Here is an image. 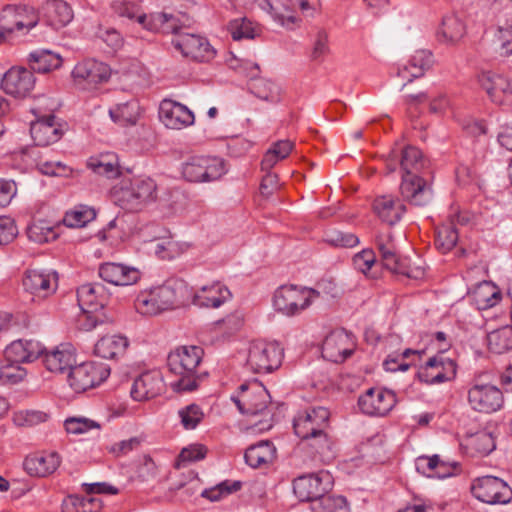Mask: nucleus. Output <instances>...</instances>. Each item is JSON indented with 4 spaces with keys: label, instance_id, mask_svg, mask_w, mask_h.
Here are the masks:
<instances>
[{
    "label": "nucleus",
    "instance_id": "nucleus-1",
    "mask_svg": "<svg viewBox=\"0 0 512 512\" xmlns=\"http://www.w3.org/2000/svg\"><path fill=\"white\" fill-rule=\"evenodd\" d=\"M191 23L186 13L168 14L162 12V35H171V45L184 57L198 62H209L216 56V50L207 38L192 33L182 32Z\"/></svg>",
    "mask_w": 512,
    "mask_h": 512
},
{
    "label": "nucleus",
    "instance_id": "nucleus-2",
    "mask_svg": "<svg viewBox=\"0 0 512 512\" xmlns=\"http://www.w3.org/2000/svg\"><path fill=\"white\" fill-rule=\"evenodd\" d=\"M329 419V410L322 406L300 411L293 419L295 434L323 460L334 456L333 441L328 433Z\"/></svg>",
    "mask_w": 512,
    "mask_h": 512
},
{
    "label": "nucleus",
    "instance_id": "nucleus-3",
    "mask_svg": "<svg viewBox=\"0 0 512 512\" xmlns=\"http://www.w3.org/2000/svg\"><path fill=\"white\" fill-rule=\"evenodd\" d=\"M424 166L425 160L418 148L406 146L401 150L402 182L400 192L405 201L419 207L428 205L432 200L431 188L419 176Z\"/></svg>",
    "mask_w": 512,
    "mask_h": 512
},
{
    "label": "nucleus",
    "instance_id": "nucleus-4",
    "mask_svg": "<svg viewBox=\"0 0 512 512\" xmlns=\"http://www.w3.org/2000/svg\"><path fill=\"white\" fill-rule=\"evenodd\" d=\"M203 349L199 346H180L167 356L168 372L174 379L167 386L175 393L195 391L198 386L197 368L203 357Z\"/></svg>",
    "mask_w": 512,
    "mask_h": 512
},
{
    "label": "nucleus",
    "instance_id": "nucleus-5",
    "mask_svg": "<svg viewBox=\"0 0 512 512\" xmlns=\"http://www.w3.org/2000/svg\"><path fill=\"white\" fill-rule=\"evenodd\" d=\"M181 177L192 184L212 183L228 173L225 159L214 155H192L180 164Z\"/></svg>",
    "mask_w": 512,
    "mask_h": 512
},
{
    "label": "nucleus",
    "instance_id": "nucleus-6",
    "mask_svg": "<svg viewBox=\"0 0 512 512\" xmlns=\"http://www.w3.org/2000/svg\"><path fill=\"white\" fill-rule=\"evenodd\" d=\"M318 298L320 291L314 288L293 284L282 285L274 292L273 307L282 315L294 317L309 308Z\"/></svg>",
    "mask_w": 512,
    "mask_h": 512
},
{
    "label": "nucleus",
    "instance_id": "nucleus-7",
    "mask_svg": "<svg viewBox=\"0 0 512 512\" xmlns=\"http://www.w3.org/2000/svg\"><path fill=\"white\" fill-rule=\"evenodd\" d=\"M157 185L149 177L123 179L111 192L116 205L127 211L138 210L156 192Z\"/></svg>",
    "mask_w": 512,
    "mask_h": 512
},
{
    "label": "nucleus",
    "instance_id": "nucleus-8",
    "mask_svg": "<svg viewBox=\"0 0 512 512\" xmlns=\"http://www.w3.org/2000/svg\"><path fill=\"white\" fill-rule=\"evenodd\" d=\"M41 102H47V99H39L38 104L31 108L36 119L31 122L30 133L36 145L49 146L61 139L64 127L51 113L55 106L54 102H51L50 105H44Z\"/></svg>",
    "mask_w": 512,
    "mask_h": 512
},
{
    "label": "nucleus",
    "instance_id": "nucleus-9",
    "mask_svg": "<svg viewBox=\"0 0 512 512\" xmlns=\"http://www.w3.org/2000/svg\"><path fill=\"white\" fill-rule=\"evenodd\" d=\"M283 349L276 342L254 341L250 343L245 368L257 374L270 373L282 363Z\"/></svg>",
    "mask_w": 512,
    "mask_h": 512
},
{
    "label": "nucleus",
    "instance_id": "nucleus-10",
    "mask_svg": "<svg viewBox=\"0 0 512 512\" xmlns=\"http://www.w3.org/2000/svg\"><path fill=\"white\" fill-rule=\"evenodd\" d=\"M110 375V368L102 362H84L72 366L68 375L70 387L77 393L94 388Z\"/></svg>",
    "mask_w": 512,
    "mask_h": 512
},
{
    "label": "nucleus",
    "instance_id": "nucleus-11",
    "mask_svg": "<svg viewBox=\"0 0 512 512\" xmlns=\"http://www.w3.org/2000/svg\"><path fill=\"white\" fill-rule=\"evenodd\" d=\"M58 273L55 270L28 269L22 277V286L33 301H42L53 295L58 288Z\"/></svg>",
    "mask_w": 512,
    "mask_h": 512
},
{
    "label": "nucleus",
    "instance_id": "nucleus-12",
    "mask_svg": "<svg viewBox=\"0 0 512 512\" xmlns=\"http://www.w3.org/2000/svg\"><path fill=\"white\" fill-rule=\"evenodd\" d=\"M473 496L487 504H506L512 499V489L502 479L486 475L473 480L471 484Z\"/></svg>",
    "mask_w": 512,
    "mask_h": 512
},
{
    "label": "nucleus",
    "instance_id": "nucleus-13",
    "mask_svg": "<svg viewBox=\"0 0 512 512\" xmlns=\"http://www.w3.org/2000/svg\"><path fill=\"white\" fill-rule=\"evenodd\" d=\"M331 486V476L325 471L301 475L293 481L294 494L300 501L307 502L317 503L331 489Z\"/></svg>",
    "mask_w": 512,
    "mask_h": 512
},
{
    "label": "nucleus",
    "instance_id": "nucleus-14",
    "mask_svg": "<svg viewBox=\"0 0 512 512\" xmlns=\"http://www.w3.org/2000/svg\"><path fill=\"white\" fill-rule=\"evenodd\" d=\"M468 402L473 410L490 414L501 409L504 395L496 385L476 382L468 390Z\"/></svg>",
    "mask_w": 512,
    "mask_h": 512
},
{
    "label": "nucleus",
    "instance_id": "nucleus-15",
    "mask_svg": "<svg viewBox=\"0 0 512 512\" xmlns=\"http://www.w3.org/2000/svg\"><path fill=\"white\" fill-rule=\"evenodd\" d=\"M396 395L392 390L372 387L359 396L358 406L362 413L369 416L387 415L396 405Z\"/></svg>",
    "mask_w": 512,
    "mask_h": 512
},
{
    "label": "nucleus",
    "instance_id": "nucleus-16",
    "mask_svg": "<svg viewBox=\"0 0 512 512\" xmlns=\"http://www.w3.org/2000/svg\"><path fill=\"white\" fill-rule=\"evenodd\" d=\"M72 76L76 85L90 90L96 88L99 84L107 82L111 76V69L103 62L88 59L74 67Z\"/></svg>",
    "mask_w": 512,
    "mask_h": 512
},
{
    "label": "nucleus",
    "instance_id": "nucleus-17",
    "mask_svg": "<svg viewBox=\"0 0 512 512\" xmlns=\"http://www.w3.org/2000/svg\"><path fill=\"white\" fill-rule=\"evenodd\" d=\"M457 365L454 360L439 353L430 357L418 371V378L426 384H438L452 380L456 376Z\"/></svg>",
    "mask_w": 512,
    "mask_h": 512
},
{
    "label": "nucleus",
    "instance_id": "nucleus-18",
    "mask_svg": "<svg viewBox=\"0 0 512 512\" xmlns=\"http://www.w3.org/2000/svg\"><path fill=\"white\" fill-rule=\"evenodd\" d=\"M353 352L350 335L343 329L329 333L322 344V357L334 363L345 361Z\"/></svg>",
    "mask_w": 512,
    "mask_h": 512
},
{
    "label": "nucleus",
    "instance_id": "nucleus-19",
    "mask_svg": "<svg viewBox=\"0 0 512 512\" xmlns=\"http://www.w3.org/2000/svg\"><path fill=\"white\" fill-rule=\"evenodd\" d=\"M193 291L179 278L167 279L162 284V311L173 310L192 303Z\"/></svg>",
    "mask_w": 512,
    "mask_h": 512
},
{
    "label": "nucleus",
    "instance_id": "nucleus-20",
    "mask_svg": "<svg viewBox=\"0 0 512 512\" xmlns=\"http://www.w3.org/2000/svg\"><path fill=\"white\" fill-rule=\"evenodd\" d=\"M100 278L115 286H130L141 279V272L133 266L123 263L105 262L98 268Z\"/></svg>",
    "mask_w": 512,
    "mask_h": 512
},
{
    "label": "nucleus",
    "instance_id": "nucleus-21",
    "mask_svg": "<svg viewBox=\"0 0 512 512\" xmlns=\"http://www.w3.org/2000/svg\"><path fill=\"white\" fill-rule=\"evenodd\" d=\"M35 85L33 73L24 67H12L3 76L1 87L14 97H25Z\"/></svg>",
    "mask_w": 512,
    "mask_h": 512
},
{
    "label": "nucleus",
    "instance_id": "nucleus-22",
    "mask_svg": "<svg viewBox=\"0 0 512 512\" xmlns=\"http://www.w3.org/2000/svg\"><path fill=\"white\" fill-rule=\"evenodd\" d=\"M61 464V457L54 451L35 452L27 455L23 468L33 477H47L53 474Z\"/></svg>",
    "mask_w": 512,
    "mask_h": 512
},
{
    "label": "nucleus",
    "instance_id": "nucleus-23",
    "mask_svg": "<svg viewBox=\"0 0 512 512\" xmlns=\"http://www.w3.org/2000/svg\"><path fill=\"white\" fill-rule=\"evenodd\" d=\"M194 113L185 105L171 99H162V124L168 129L180 130L192 126Z\"/></svg>",
    "mask_w": 512,
    "mask_h": 512
},
{
    "label": "nucleus",
    "instance_id": "nucleus-24",
    "mask_svg": "<svg viewBox=\"0 0 512 512\" xmlns=\"http://www.w3.org/2000/svg\"><path fill=\"white\" fill-rule=\"evenodd\" d=\"M232 298L230 290L220 282L205 285L193 292L192 304L200 308H219Z\"/></svg>",
    "mask_w": 512,
    "mask_h": 512
},
{
    "label": "nucleus",
    "instance_id": "nucleus-25",
    "mask_svg": "<svg viewBox=\"0 0 512 512\" xmlns=\"http://www.w3.org/2000/svg\"><path fill=\"white\" fill-rule=\"evenodd\" d=\"M45 368L52 373H64L75 363V353L69 344H61L51 350L43 347L40 355Z\"/></svg>",
    "mask_w": 512,
    "mask_h": 512
},
{
    "label": "nucleus",
    "instance_id": "nucleus-26",
    "mask_svg": "<svg viewBox=\"0 0 512 512\" xmlns=\"http://www.w3.org/2000/svg\"><path fill=\"white\" fill-rule=\"evenodd\" d=\"M77 300L85 313L96 312L106 305L105 287L100 283L83 284L77 290Z\"/></svg>",
    "mask_w": 512,
    "mask_h": 512
},
{
    "label": "nucleus",
    "instance_id": "nucleus-27",
    "mask_svg": "<svg viewBox=\"0 0 512 512\" xmlns=\"http://www.w3.org/2000/svg\"><path fill=\"white\" fill-rule=\"evenodd\" d=\"M43 353V346L34 340H16L10 343L4 350V357L21 365L32 362Z\"/></svg>",
    "mask_w": 512,
    "mask_h": 512
},
{
    "label": "nucleus",
    "instance_id": "nucleus-28",
    "mask_svg": "<svg viewBox=\"0 0 512 512\" xmlns=\"http://www.w3.org/2000/svg\"><path fill=\"white\" fill-rule=\"evenodd\" d=\"M255 390L251 394H244L241 398L232 397L238 410L242 414H262L268 407L270 395L268 391L259 384H254Z\"/></svg>",
    "mask_w": 512,
    "mask_h": 512
},
{
    "label": "nucleus",
    "instance_id": "nucleus-29",
    "mask_svg": "<svg viewBox=\"0 0 512 512\" xmlns=\"http://www.w3.org/2000/svg\"><path fill=\"white\" fill-rule=\"evenodd\" d=\"M432 64L433 56L430 51H415L409 59L408 64L398 70V76L406 80L401 89H403L407 83L412 82L415 78L422 77L425 72L431 68Z\"/></svg>",
    "mask_w": 512,
    "mask_h": 512
},
{
    "label": "nucleus",
    "instance_id": "nucleus-30",
    "mask_svg": "<svg viewBox=\"0 0 512 512\" xmlns=\"http://www.w3.org/2000/svg\"><path fill=\"white\" fill-rule=\"evenodd\" d=\"M374 212L378 217L389 225H394L400 221L405 213V205L400 201H396L392 196H380L374 200Z\"/></svg>",
    "mask_w": 512,
    "mask_h": 512
},
{
    "label": "nucleus",
    "instance_id": "nucleus-31",
    "mask_svg": "<svg viewBox=\"0 0 512 512\" xmlns=\"http://www.w3.org/2000/svg\"><path fill=\"white\" fill-rule=\"evenodd\" d=\"M249 90L260 100L273 105L279 104L282 100L281 86L265 78L252 79Z\"/></svg>",
    "mask_w": 512,
    "mask_h": 512
},
{
    "label": "nucleus",
    "instance_id": "nucleus-32",
    "mask_svg": "<svg viewBox=\"0 0 512 512\" xmlns=\"http://www.w3.org/2000/svg\"><path fill=\"white\" fill-rule=\"evenodd\" d=\"M464 447L469 455L484 457L495 450L496 443L490 432L482 430L468 436L464 440Z\"/></svg>",
    "mask_w": 512,
    "mask_h": 512
},
{
    "label": "nucleus",
    "instance_id": "nucleus-33",
    "mask_svg": "<svg viewBox=\"0 0 512 512\" xmlns=\"http://www.w3.org/2000/svg\"><path fill=\"white\" fill-rule=\"evenodd\" d=\"M128 339L121 335H107L95 344V354L104 359L122 355L128 347Z\"/></svg>",
    "mask_w": 512,
    "mask_h": 512
},
{
    "label": "nucleus",
    "instance_id": "nucleus-34",
    "mask_svg": "<svg viewBox=\"0 0 512 512\" xmlns=\"http://www.w3.org/2000/svg\"><path fill=\"white\" fill-rule=\"evenodd\" d=\"M28 63L33 71L47 73L59 68L62 64V58L59 54L50 50L38 49L29 54Z\"/></svg>",
    "mask_w": 512,
    "mask_h": 512
},
{
    "label": "nucleus",
    "instance_id": "nucleus-35",
    "mask_svg": "<svg viewBox=\"0 0 512 512\" xmlns=\"http://www.w3.org/2000/svg\"><path fill=\"white\" fill-rule=\"evenodd\" d=\"M263 9L271 15L276 23L283 27L292 28L298 21V18L294 15L293 8L287 0L282 2L265 0Z\"/></svg>",
    "mask_w": 512,
    "mask_h": 512
},
{
    "label": "nucleus",
    "instance_id": "nucleus-36",
    "mask_svg": "<svg viewBox=\"0 0 512 512\" xmlns=\"http://www.w3.org/2000/svg\"><path fill=\"white\" fill-rule=\"evenodd\" d=\"M87 166L95 174L104 176L108 179L116 178L120 174L118 158L113 153L90 157L87 162Z\"/></svg>",
    "mask_w": 512,
    "mask_h": 512
},
{
    "label": "nucleus",
    "instance_id": "nucleus-37",
    "mask_svg": "<svg viewBox=\"0 0 512 512\" xmlns=\"http://www.w3.org/2000/svg\"><path fill=\"white\" fill-rule=\"evenodd\" d=\"M276 449L269 441H260L246 449L244 458L246 463L253 467L271 462L275 457Z\"/></svg>",
    "mask_w": 512,
    "mask_h": 512
},
{
    "label": "nucleus",
    "instance_id": "nucleus-38",
    "mask_svg": "<svg viewBox=\"0 0 512 512\" xmlns=\"http://www.w3.org/2000/svg\"><path fill=\"white\" fill-rule=\"evenodd\" d=\"M376 244L383 266L393 273L401 272L402 270L399 267L404 259L397 254L392 236L378 237Z\"/></svg>",
    "mask_w": 512,
    "mask_h": 512
},
{
    "label": "nucleus",
    "instance_id": "nucleus-39",
    "mask_svg": "<svg viewBox=\"0 0 512 512\" xmlns=\"http://www.w3.org/2000/svg\"><path fill=\"white\" fill-rule=\"evenodd\" d=\"M111 119L120 125H134L140 116V105L135 99L117 104L109 110Z\"/></svg>",
    "mask_w": 512,
    "mask_h": 512
},
{
    "label": "nucleus",
    "instance_id": "nucleus-40",
    "mask_svg": "<svg viewBox=\"0 0 512 512\" xmlns=\"http://www.w3.org/2000/svg\"><path fill=\"white\" fill-rule=\"evenodd\" d=\"M294 147L290 140H278L270 146L261 161V167L264 171H270L279 161L289 156Z\"/></svg>",
    "mask_w": 512,
    "mask_h": 512
},
{
    "label": "nucleus",
    "instance_id": "nucleus-41",
    "mask_svg": "<svg viewBox=\"0 0 512 512\" xmlns=\"http://www.w3.org/2000/svg\"><path fill=\"white\" fill-rule=\"evenodd\" d=\"M115 11L122 17L128 19H136L148 31L156 32L158 30V24L152 15H146L139 13L137 5L130 2H120L115 5Z\"/></svg>",
    "mask_w": 512,
    "mask_h": 512
},
{
    "label": "nucleus",
    "instance_id": "nucleus-42",
    "mask_svg": "<svg viewBox=\"0 0 512 512\" xmlns=\"http://www.w3.org/2000/svg\"><path fill=\"white\" fill-rule=\"evenodd\" d=\"M160 287L154 286L142 291L136 300V309L142 315L153 316L160 312Z\"/></svg>",
    "mask_w": 512,
    "mask_h": 512
},
{
    "label": "nucleus",
    "instance_id": "nucleus-43",
    "mask_svg": "<svg viewBox=\"0 0 512 512\" xmlns=\"http://www.w3.org/2000/svg\"><path fill=\"white\" fill-rule=\"evenodd\" d=\"M501 299V293L490 282L484 281L474 291V301L480 310H486L495 306Z\"/></svg>",
    "mask_w": 512,
    "mask_h": 512
},
{
    "label": "nucleus",
    "instance_id": "nucleus-44",
    "mask_svg": "<svg viewBox=\"0 0 512 512\" xmlns=\"http://www.w3.org/2000/svg\"><path fill=\"white\" fill-rule=\"evenodd\" d=\"M131 397L136 401H143L157 395V384L150 373H144L138 377L130 390Z\"/></svg>",
    "mask_w": 512,
    "mask_h": 512
},
{
    "label": "nucleus",
    "instance_id": "nucleus-45",
    "mask_svg": "<svg viewBox=\"0 0 512 512\" xmlns=\"http://www.w3.org/2000/svg\"><path fill=\"white\" fill-rule=\"evenodd\" d=\"M101 502L96 497L69 496L62 504V512H97Z\"/></svg>",
    "mask_w": 512,
    "mask_h": 512
},
{
    "label": "nucleus",
    "instance_id": "nucleus-46",
    "mask_svg": "<svg viewBox=\"0 0 512 512\" xmlns=\"http://www.w3.org/2000/svg\"><path fill=\"white\" fill-rule=\"evenodd\" d=\"M438 33L445 42L454 43L463 37L465 26L456 15H448L443 18Z\"/></svg>",
    "mask_w": 512,
    "mask_h": 512
},
{
    "label": "nucleus",
    "instance_id": "nucleus-47",
    "mask_svg": "<svg viewBox=\"0 0 512 512\" xmlns=\"http://www.w3.org/2000/svg\"><path fill=\"white\" fill-rule=\"evenodd\" d=\"M48 13L51 25L56 29L66 26L73 19V11L70 5L63 0H54L48 6Z\"/></svg>",
    "mask_w": 512,
    "mask_h": 512
},
{
    "label": "nucleus",
    "instance_id": "nucleus-48",
    "mask_svg": "<svg viewBox=\"0 0 512 512\" xmlns=\"http://www.w3.org/2000/svg\"><path fill=\"white\" fill-rule=\"evenodd\" d=\"M27 375V371L21 365L3 358L0 360V385H14L21 382Z\"/></svg>",
    "mask_w": 512,
    "mask_h": 512
},
{
    "label": "nucleus",
    "instance_id": "nucleus-49",
    "mask_svg": "<svg viewBox=\"0 0 512 512\" xmlns=\"http://www.w3.org/2000/svg\"><path fill=\"white\" fill-rule=\"evenodd\" d=\"M489 349L497 354H502L512 349V329L503 327L490 332L487 336Z\"/></svg>",
    "mask_w": 512,
    "mask_h": 512
},
{
    "label": "nucleus",
    "instance_id": "nucleus-50",
    "mask_svg": "<svg viewBox=\"0 0 512 512\" xmlns=\"http://www.w3.org/2000/svg\"><path fill=\"white\" fill-rule=\"evenodd\" d=\"M95 217L96 212L93 208L80 205L75 207V209L66 212L63 218V223L65 226L70 228H79L94 220Z\"/></svg>",
    "mask_w": 512,
    "mask_h": 512
},
{
    "label": "nucleus",
    "instance_id": "nucleus-51",
    "mask_svg": "<svg viewBox=\"0 0 512 512\" xmlns=\"http://www.w3.org/2000/svg\"><path fill=\"white\" fill-rule=\"evenodd\" d=\"M50 419V413L37 409H23L14 412L13 422L20 427H33Z\"/></svg>",
    "mask_w": 512,
    "mask_h": 512
},
{
    "label": "nucleus",
    "instance_id": "nucleus-52",
    "mask_svg": "<svg viewBox=\"0 0 512 512\" xmlns=\"http://www.w3.org/2000/svg\"><path fill=\"white\" fill-rule=\"evenodd\" d=\"M458 242V232L455 227L442 225L436 231L435 246L442 252L447 253L452 250Z\"/></svg>",
    "mask_w": 512,
    "mask_h": 512
},
{
    "label": "nucleus",
    "instance_id": "nucleus-53",
    "mask_svg": "<svg viewBox=\"0 0 512 512\" xmlns=\"http://www.w3.org/2000/svg\"><path fill=\"white\" fill-rule=\"evenodd\" d=\"M315 512H350L345 497L341 495H323L314 506Z\"/></svg>",
    "mask_w": 512,
    "mask_h": 512
},
{
    "label": "nucleus",
    "instance_id": "nucleus-54",
    "mask_svg": "<svg viewBox=\"0 0 512 512\" xmlns=\"http://www.w3.org/2000/svg\"><path fill=\"white\" fill-rule=\"evenodd\" d=\"M184 200V194L178 189L165 193V197L162 198V217H170L181 212Z\"/></svg>",
    "mask_w": 512,
    "mask_h": 512
},
{
    "label": "nucleus",
    "instance_id": "nucleus-55",
    "mask_svg": "<svg viewBox=\"0 0 512 512\" xmlns=\"http://www.w3.org/2000/svg\"><path fill=\"white\" fill-rule=\"evenodd\" d=\"M240 481L225 480L216 486L205 489L201 493L202 497L209 499L212 502L219 501L221 498L230 495L233 492L240 490Z\"/></svg>",
    "mask_w": 512,
    "mask_h": 512
},
{
    "label": "nucleus",
    "instance_id": "nucleus-56",
    "mask_svg": "<svg viewBox=\"0 0 512 512\" xmlns=\"http://www.w3.org/2000/svg\"><path fill=\"white\" fill-rule=\"evenodd\" d=\"M180 422L184 429L193 430L203 420L204 413L197 404H190L178 411Z\"/></svg>",
    "mask_w": 512,
    "mask_h": 512
},
{
    "label": "nucleus",
    "instance_id": "nucleus-57",
    "mask_svg": "<svg viewBox=\"0 0 512 512\" xmlns=\"http://www.w3.org/2000/svg\"><path fill=\"white\" fill-rule=\"evenodd\" d=\"M64 427L67 433L80 435L92 429L99 430L100 424L86 417H70L64 421Z\"/></svg>",
    "mask_w": 512,
    "mask_h": 512
},
{
    "label": "nucleus",
    "instance_id": "nucleus-58",
    "mask_svg": "<svg viewBox=\"0 0 512 512\" xmlns=\"http://www.w3.org/2000/svg\"><path fill=\"white\" fill-rule=\"evenodd\" d=\"M228 30L232 38L236 41L253 39L255 37L252 22L245 17L231 20L228 24Z\"/></svg>",
    "mask_w": 512,
    "mask_h": 512
},
{
    "label": "nucleus",
    "instance_id": "nucleus-59",
    "mask_svg": "<svg viewBox=\"0 0 512 512\" xmlns=\"http://www.w3.org/2000/svg\"><path fill=\"white\" fill-rule=\"evenodd\" d=\"M28 238L35 243H46L56 237L54 230L44 222H34L27 228Z\"/></svg>",
    "mask_w": 512,
    "mask_h": 512
},
{
    "label": "nucleus",
    "instance_id": "nucleus-60",
    "mask_svg": "<svg viewBox=\"0 0 512 512\" xmlns=\"http://www.w3.org/2000/svg\"><path fill=\"white\" fill-rule=\"evenodd\" d=\"M511 95L512 86L509 80L502 75L495 76L493 91L490 96L491 101L498 105H503Z\"/></svg>",
    "mask_w": 512,
    "mask_h": 512
},
{
    "label": "nucleus",
    "instance_id": "nucleus-61",
    "mask_svg": "<svg viewBox=\"0 0 512 512\" xmlns=\"http://www.w3.org/2000/svg\"><path fill=\"white\" fill-rule=\"evenodd\" d=\"M207 454V448L202 444H191L181 450L177 465H183L186 463H192L205 458Z\"/></svg>",
    "mask_w": 512,
    "mask_h": 512
},
{
    "label": "nucleus",
    "instance_id": "nucleus-62",
    "mask_svg": "<svg viewBox=\"0 0 512 512\" xmlns=\"http://www.w3.org/2000/svg\"><path fill=\"white\" fill-rule=\"evenodd\" d=\"M188 246L162 234V259H174L186 251Z\"/></svg>",
    "mask_w": 512,
    "mask_h": 512
},
{
    "label": "nucleus",
    "instance_id": "nucleus-63",
    "mask_svg": "<svg viewBox=\"0 0 512 512\" xmlns=\"http://www.w3.org/2000/svg\"><path fill=\"white\" fill-rule=\"evenodd\" d=\"M327 242L337 247H354L359 243L356 235L349 232L333 231L327 235Z\"/></svg>",
    "mask_w": 512,
    "mask_h": 512
},
{
    "label": "nucleus",
    "instance_id": "nucleus-64",
    "mask_svg": "<svg viewBox=\"0 0 512 512\" xmlns=\"http://www.w3.org/2000/svg\"><path fill=\"white\" fill-rule=\"evenodd\" d=\"M376 261L375 254L372 250L364 249L353 257V265L355 269L363 274H367Z\"/></svg>",
    "mask_w": 512,
    "mask_h": 512
}]
</instances>
